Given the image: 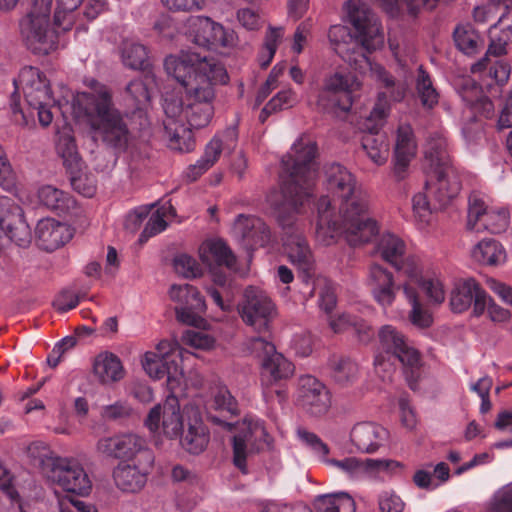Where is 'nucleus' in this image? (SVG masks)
<instances>
[{
	"label": "nucleus",
	"instance_id": "1",
	"mask_svg": "<svg viewBox=\"0 0 512 512\" xmlns=\"http://www.w3.org/2000/svg\"><path fill=\"white\" fill-rule=\"evenodd\" d=\"M164 67L185 91L184 96L170 94L164 97L168 146L181 153L191 152L195 148L192 129L209 124L214 114L215 87L226 84L229 76L215 58L192 51L166 57Z\"/></svg>",
	"mask_w": 512,
	"mask_h": 512
},
{
	"label": "nucleus",
	"instance_id": "2",
	"mask_svg": "<svg viewBox=\"0 0 512 512\" xmlns=\"http://www.w3.org/2000/svg\"><path fill=\"white\" fill-rule=\"evenodd\" d=\"M317 145L307 136H301L282 158L283 173L279 191H272L267 202L273 208L284 231L283 247L289 261L298 269V277L309 284L315 275V257L295 223V215L310 202L318 173Z\"/></svg>",
	"mask_w": 512,
	"mask_h": 512
},
{
	"label": "nucleus",
	"instance_id": "3",
	"mask_svg": "<svg viewBox=\"0 0 512 512\" xmlns=\"http://www.w3.org/2000/svg\"><path fill=\"white\" fill-rule=\"evenodd\" d=\"M349 23L356 33V42L361 50L359 56L366 66L374 70L377 79L387 89L378 94L377 102L364 123L365 129L379 131L390 109L389 101L399 102L405 96L403 85H396L394 77L382 66L372 68L368 54L381 48L384 44V35L381 23L375 13L361 0H348L345 4Z\"/></svg>",
	"mask_w": 512,
	"mask_h": 512
},
{
	"label": "nucleus",
	"instance_id": "4",
	"mask_svg": "<svg viewBox=\"0 0 512 512\" xmlns=\"http://www.w3.org/2000/svg\"><path fill=\"white\" fill-rule=\"evenodd\" d=\"M90 92L78 95L76 102L83 110L94 135L116 154L124 153L133 142V135L123 113L112 100L111 91L96 80L89 83Z\"/></svg>",
	"mask_w": 512,
	"mask_h": 512
},
{
	"label": "nucleus",
	"instance_id": "5",
	"mask_svg": "<svg viewBox=\"0 0 512 512\" xmlns=\"http://www.w3.org/2000/svg\"><path fill=\"white\" fill-rule=\"evenodd\" d=\"M369 199L362 206L352 205L339 212L340 220L333 219L332 201L322 196L317 202L318 220L317 237L324 245L336 242L344 235L350 246H359L371 242L379 234L378 222L370 216Z\"/></svg>",
	"mask_w": 512,
	"mask_h": 512
},
{
	"label": "nucleus",
	"instance_id": "6",
	"mask_svg": "<svg viewBox=\"0 0 512 512\" xmlns=\"http://www.w3.org/2000/svg\"><path fill=\"white\" fill-rule=\"evenodd\" d=\"M447 146L446 138L434 133L425 148L426 189L438 202L439 208L445 207L461 190L460 175L452 163Z\"/></svg>",
	"mask_w": 512,
	"mask_h": 512
},
{
	"label": "nucleus",
	"instance_id": "7",
	"mask_svg": "<svg viewBox=\"0 0 512 512\" xmlns=\"http://www.w3.org/2000/svg\"><path fill=\"white\" fill-rule=\"evenodd\" d=\"M250 348L261 359L262 394L266 402L277 398L279 404L287 400V387L284 381L294 373V365L276 351L275 345L265 337L251 339Z\"/></svg>",
	"mask_w": 512,
	"mask_h": 512
},
{
	"label": "nucleus",
	"instance_id": "8",
	"mask_svg": "<svg viewBox=\"0 0 512 512\" xmlns=\"http://www.w3.org/2000/svg\"><path fill=\"white\" fill-rule=\"evenodd\" d=\"M377 252L380 257L407 277L406 282L417 283L437 303L445 299L442 283L438 279L424 278L417 260L413 256H405V242L395 234L384 233L378 243Z\"/></svg>",
	"mask_w": 512,
	"mask_h": 512
},
{
	"label": "nucleus",
	"instance_id": "9",
	"mask_svg": "<svg viewBox=\"0 0 512 512\" xmlns=\"http://www.w3.org/2000/svg\"><path fill=\"white\" fill-rule=\"evenodd\" d=\"M53 0H34L31 10L20 20V35L26 46L36 54H49L58 47L59 31L50 25Z\"/></svg>",
	"mask_w": 512,
	"mask_h": 512
},
{
	"label": "nucleus",
	"instance_id": "10",
	"mask_svg": "<svg viewBox=\"0 0 512 512\" xmlns=\"http://www.w3.org/2000/svg\"><path fill=\"white\" fill-rule=\"evenodd\" d=\"M200 257L208 266H215L212 274L213 284L206 287L207 294L222 311H229L232 307L233 293L228 275L220 271V268L224 266L233 269L236 265L234 254L224 241L212 240L201 246Z\"/></svg>",
	"mask_w": 512,
	"mask_h": 512
},
{
	"label": "nucleus",
	"instance_id": "11",
	"mask_svg": "<svg viewBox=\"0 0 512 512\" xmlns=\"http://www.w3.org/2000/svg\"><path fill=\"white\" fill-rule=\"evenodd\" d=\"M13 84L15 91L11 95V120L14 124L25 127L29 125V118L33 117V114L26 115L20 108L19 92L22 91L29 107L50 105L54 100L51 96L49 81L38 68L26 66L20 70L18 78L14 79Z\"/></svg>",
	"mask_w": 512,
	"mask_h": 512
},
{
	"label": "nucleus",
	"instance_id": "12",
	"mask_svg": "<svg viewBox=\"0 0 512 512\" xmlns=\"http://www.w3.org/2000/svg\"><path fill=\"white\" fill-rule=\"evenodd\" d=\"M378 339L380 351L375 357V365H380L385 360V355L389 359H397L404 367L409 387L415 390L421 367L418 350L410 346L405 336L392 325L382 326L378 332Z\"/></svg>",
	"mask_w": 512,
	"mask_h": 512
},
{
	"label": "nucleus",
	"instance_id": "13",
	"mask_svg": "<svg viewBox=\"0 0 512 512\" xmlns=\"http://www.w3.org/2000/svg\"><path fill=\"white\" fill-rule=\"evenodd\" d=\"M490 44L486 55L471 67L473 73H478L488 68L489 76L499 85L507 83L511 67L501 59L491 63L489 56L499 57L506 54V46L512 42V12L507 10L501 15L498 22L491 26L489 30Z\"/></svg>",
	"mask_w": 512,
	"mask_h": 512
},
{
	"label": "nucleus",
	"instance_id": "14",
	"mask_svg": "<svg viewBox=\"0 0 512 512\" xmlns=\"http://www.w3.org/2000/svg\"><path fill=\"white\" fill-rule=\"evenodd\" d=\"M182 358L183 350L177 342L163 340L158 343L156 352L145 354L143 367L154 379L166 377L168 390L174 391L183 383Z\"/></svg>",
	"mask_w": 512,
	"mask_h": 512
},
{
	"label": "nucleus",
	"instance_id": "15",
	"mask_svg": "<svg viewBox=\"0 0 512 512\" xmlns=\"http://www.w3.org/2000/svg\"><path fill=\"white\" fill-rule=\"evenodd\" d=\"M96 449L105 457L124 460L123 462L154 463L153 452L147 447L145 439L132 433L102 437L98 440Z\"/></svg>",
	"mask_w": 512,
	"mask_h": 512
},
{
	"label": "nucleus",
	"instance_id": "16",
	"mask_svg": "<svg viewBox=\"0 0 512 512\" xmlns=\"http://www.w3.org/2000/svg\"><path fill=\"white\" fill-rule=\"evenodd\" d=\"M360 85L357 77L351 73H335L326 79L319 92L318 108L326 113H336L337 109L348 112L354 101L353 93Z\"/></svg>",
	"mask_w": 512,
	"mask_h": 512
},
{
	"label": "nucleus",
	"instance_id": "17",
	"mask_svg": "<svg viewBox=\"0 0 512 512\" xmlns=\"http://www.w3.org/2000/svg\"><path fill=\"white\" fill-rule=\"evenodd\" d=\"M509 225V211L504 207H489L484 196L473 191L468 198L467 230L489 231L493 234L504 232Z\"/></svg>",
	"mask_w": 512,
	"mask_h": 512
},
{
	"label": "nucleus",
	"instance_id": "18",
	"mask_svg": "<svg viewBox=\"0 0 512 512\" xmlns=\"http://www.w3.org/2000/svg\"><path fill=\"white\" fill-rule=\"evenodd\" d=\"M326 187L334 201L338 200L339 212L352 205L362 206L369 194L357 183L356 177L344 166L333 163L326 168Z\"/></svg>",
	"mask_w": 512,
	"mask_h": 512
},
{
	"label": "nucleus",
	"instance_id": "19",
	"mask_svg": "<svg viewBox=\"0 0 512 512\" xmlns=\"http://www.w3.org/2000/svg\"><path fill=\"white\" fill-rule=\"evenodd\" d=\"M32 239L22 208L7 196L0 197V249L8 242L26 247Z\"/></svg>",
	"mask_w": 512,
	"mask_h": 512
},
{
	"label": "nucleus",
	"instance_id": "20",
	"mask_svg": "<svg viewBox=\"0 0 512 512\" xmlns=\"http://www.w3.org/2000/svg\"><path fill=\"white\" fill-rule=\"evenodd\" d=\"M239 312L247 325L261 332L268 329L269 323L276 314V308L265 291L249 286L245 289Z\"/></svg>",
	"mask_w": 512,
	"mask_h": 512
},
{
	"label": "nucleus",
	"instance_id": "21",
	"mask_svg": "<svg viewBox=\"0 0 512 512\" xmlns=\"http://www.w3.org/2000/svg\"><path fill=\"white\" fill-rule=\"evenodd\" d=\"M49 470L47 480L66 492L86 496L92 489V483L82 465L73 458L61 457Z\"/></svg>",
	"mask_w": 512,
	"mask_h": 512
},
{
	"label": "nucleus",
	"instance_id": "22",
	"mask_svg": "<svg viewBox=\"0 0 512 512\" xmlns=\"http://www.w3.org/2000/svg\"><path fill=\"white\" fill-rule=\"evenodd\" d=\"M297 404L310 417L320 418L330 410L332 395L320 380L304 375L299 379Z\"/></svg>",
	"mask_w": 512,
	"mask_h": 512
},
{
	"label": "nucleus",
	"instance_id": "23",
	"mask_svg": "<svg viewBox=\"0 0 512 512\" xmlns=\"http://www.w3.org/2000/svg\"><path fill=\"white\" fill-rule=\"evenodd\" d=\"M177 390H169L163 405L153 407L145 421V425L151 432H157L160 429V423L163 433L170 439L177 438L183 429V420L180 413V404Z\"/></svg>",
	"mask_w": 512,
	"mask_h": 512
},
{
	"label": "nucleus",
	"instance_id": "24",
	"mask_svg": "<svg viewBox=\"0 0 512 512\" xmlns=\"http://www.w3.org/2000/svg\"><path fill=\"white\" fill-rule=\"evenodd\" d=\"M170 298L178 303L175 308L177 320L189 326L199 327L204 319L206 303L198 289L190 284L171 286Z\"/></svg>",
	"mask_w": 512,
	"mask_h": 512
},
{
	"label": "nucleus",
	"instance_id": "25",
	"mask_svg": "<svg viewBox=\"0 0 512 512\" xmlns=\"http://www.w3.org/2000/svg\"><path fill=\"white\" fill-rule=\"evenodd\" d=\"M189 37L199 47L217 49L231 47L235 43V33L225 29L209 17L197 16L189 22Z\"/></svg>",
	"mask_w": 512,
	"mask_h": 512
},
{
	"label": "nucleus",
	"instance_id": "26",
	"mask_svg": "<svg viewBox=\"0 0 512 512\" xmlns=\"http://www.w3.org/2000/svg\"><path fill=\"white\" fill-rule=\"evenodd\" d=\"M489 295L472 279L458 281L451 291L450 306L453 312L462 313L473 304V312L476 316L484 313Z\"/></svg>",
	"mask_w": 512,
	"mask_h": 512
},
{
	"label": "nucleus",
	"instance_id": "27",
	"mask_svg": "<svg viewBox=\"0 0 512 512\" xmlns=\"http://www.w3.org/2000/svg\"><path fill=\"white\" fill-rule=\"evenodd\" d=\"M257 442H268V433L264 422L260 419L251 420L247 431L233 437V463L242 472H246V459L250 450L260 449Z\"/></svg>",
	"mask_w": 512,
	"mask_h": 512
},
{
	"label": "nucleus",
	"instance_id": "28",
	"mask_svg": "<svg viewBox=\"0 0 512 512\" xmlns=\"http://www.w3.org/2000/svg\"><path fill=\"white\" fill-rule=\"evenodd\" d=\"M234 233L248 250L265 247L271 241V231L265 222L256 216L240 214L234 223Z\"/></svg>",
	"mask_w": 512,
	"mask_h": 512
},
{
	"label": "nucleus",
	"instance_id": "29",
	"mask_svg": "<svg viewBox=\"0 0 512 512\" xmlns=\"http://www.w3.org/2000/svg\"><path fill=\"white\" fill-rule=\"evenodd\" d=\"M152 466L143 461L120 462L112 473L116 487L127 493L139 492L145 486Z\"/></svg>",
	"mask_w": 512,
	"mask_h": 512
},
{
	"label": "nucleus",
	"instance_id": "30",
	"mask_svg": "<svg viewBox=\"0 0 512 512\" xmlns=\"http://www.w3.org/2000/svg\"><path fill=\"white\" fill-rule=\"evenodd\" d=\"M388 437V430L374 422L357 423L350 432V440L356 450L366 454L376 453Z\"/></svg>",
	"mask_w": 512,
	"mask_h": 512
},
{
	"label": "nucleus",
	"instance_id": "31",
	"mask_svg": "<svg viewBox=\"0 0 512 512\" xmlns=\"http://www.w3.org/2000/svg\"><path fill=\"white\" fill-rule=\"evenodd\" d=\"M70 227L53 218L41 219L35 229L38 246L48 252L66 244L72 238Z\"/></svg>",
	"mask_w": 512,
	"mask_h": 512
},
{
	"label": "nucleus",
	"instance_id": "32",
	"mask_svg": "<svg viewBox=\"0 0 512 512\" xmlns=\"http://www.w3.org/2000/svg\"><path fill=\"white\" fill-rule=\"evenodd\" d=\"M368 284L378 304L387 307L394 302L397 287L395 286L392 273L382 265L377 263L370 265Z\"/></svg>",
	"mask_w": 512,
	"mask_h": 512
},
{
	"label": "nucleus",
	"instance_id": "33",
	"mask_svg": "<svg viewBox=\"0 0 512 512\" xmlns=\"http://www.w3.org/2000/svg\"><path fill=\"white\" fill-rule=\"evenodd\" d=\"M415 153L416 142L412 127L408 124H401L397 130L394 150V174L397 180L405 178L407 168Z\"/></svg>",
	"mask_w": 512,
	"mask_h": 512
},
{
	"label": "nucleus",
	"instance_id": "34",
	"mask_svg": "<svg viewBox=\"0 0 512 512\" xmlns=\"http://www.w3.org/2000/svg\"><path fill=\"white\" fill-rule=\"evenodd\" d=\"M459 94L474 114H478L487 119L493 116L494 105L492 101L483 94L481 88L472 79L464 80Z\"/></svg>",
	"mask_w": 512,
	"mask_h": 512
},
{
	"label": "nucleus",
	"instance_id": "35",
	"mask_svg": "<svg viewBox=\"0 0 512 512\" xmlns=\"http://www.w3.org/2000/svg\"><path fill=\"white\" fill-rule=\"evenodd\" d=\"M93 373L100 383L110 384L124 377V368L118 356L111 352H102L94 359Z\"/></svg>",
	"mask_w": 512,
	"mask_h": 512
},
{
	"label": "nucleus",
	"instance_id": "36",
	"mask_svg": "<svg viewBox=\"0 0 512 512\" xmlns=\"http://www.w3.org/2000/svg\"><path fill=\"white\" fill-rule=\"evenodd\" d=\"M38 199L42 205L58 215H66L76 206L75 199L63 190L45 185L38 190Z\"/></svg>",
	"mask_w": 512,
	"mask_h": 512
},
{
	"label": "nucleus",
	"instance_id": "37",
	"mask_svg": "<svg viewBox=\"0 0 512 512\" xmlns=\"http://www.w3.org/2000/svg\"><path fill=\"white\" fill-rule=\"evenodd\" d=\"M417 289L425 292V294L433 303H438L435 302L417 283L405 282L403 284V292L409 303L412 305V309L409 315L411 323L419 328H428L432 324V316L427 310L423 308L422 304L420 303Z\"/></svg>",
	"mask_w": 512,
	"mask_h": 512
},
{
	"label": "nucleus",
	"instance_id": "38",
	"mask_svg": "<svg viewBox=\"0 0 512 512\" xmlns=\"http://www.w3.org/2000/svg\"><path fill=\"white\" fill-rule=\"evenodd\" d=\"M209 442V432L200 418H194L187 430L181 435L180 444L191 454H200Z\"/></svg>",
	"mask_w": 512,
	"mask_h": 512
},
{
	"label": "nucleus",
	"instance_id": "39",
	"mask_svg": "<svg viewBox=\"0 0 512 512\" xmlns=\"http://www.w3.org/2000/svg\"><path fill=\"white\" fill-rule=\"evenodd\" d=\"M361 140L363 150L370 160L378 166L384 165L389 157V143L384 133L367 129Z\"/></svg>",
	"mask_w": 512,
	"mask_h": 512
},
{
	"label": "nucleus",
	"instance_id": "40",
	"mask_svg": "<svg viewBox=\"0 0 512 512\" xmlns=\"http://www.w3.org/2000/svg\"><path fill=\"white\" fill-rule=\"evenodd\" d=\"M472 258L480 264L499 265L505 262L503 246L494 238H484L471 251Z\"/></svg>",
	"mask_w": 512,
	"mask_h": 512
},
{
	"label": "nucleus",
	"instance_id": "41",
	"mask_svg": "<svg viewBox=\"0 0 512 512\" xmlns=\"http://www.w3.org/2000/svg\"><path fill=\"white\" fill-rule=\"evenodd\" d=\"M316 512H355L354 499L345 492L319 495L314 501Z\"/></svg>",
	"mask_w": 512,
	"mask_h": 512
},
{
	"label": "nucleus",
	"instance_id": "42",
	"mask_svg": "<svg viewBox=\"0 0 512 512\" xmlns=\"http://www.w3.org/2000/svg\"><path fill=\"white\" fill-rule=\"evenodd\" d=\"M56 149L63 160L64 166L71 174L80 170L81 157L78 153L75 138L69 131L59 133Z\"/></svg>",
	"mask_w": 512,
	"mask_h": 512
},
{
	"label": "nucleus",
	"instance_id": "43",
	"mask_svg": "<svg viewBox=\"0 0 512 512\" xmlns=\"http://www.w3.org/2000/svg\"><path fill=\"white\" fill-rule=\"evenodd\" d=\"M27 455L34 464L41 468L46 477L49 474V470L54 468L57 464L56 460L61 458L60 456H57L43 441H34L30 443L27 447Z\"/></svg>",
	"mask_w": 512,
	"mask_h": 512
},
{
	"label": "nucleus",
	"instance_id": "44",
	"mask_svg": "<svg viewBox=\"0 0 512 512\" xmlns=\"http://www.w3.org/2000/svg\"><path fill=\"white\" fill-rule=\"evenodd\" d=\"M416 91L424 108L432 109L438 104L439 94L434 88L429 74L423 69L422 66L418 68V75L416 78Z\"/></svg>",
	"mask_w": 512,
	"mask_h": 512
},
{
	"label": "nucleus",
	"instance_id": "45",
	"mask_svg": "<svg viewBox=\"0 0 512 512\" xmlns=\"http://www.w3.org/2000/svg\"><path fill=\"white\" fill-rule=\"evenodd\" d=\"M122 61L131 69H145L148 64L146 47L137 42L125 41L122 47Z\"/></svg>",
	"mask_w": 512,
	"mask_h": 512
},
{
	"label": "nucleus",
	"instance_id": "46",
	"mask_svg": "<svg viewBox=\"0 0 512 512\" xmlns=\"http://www.w3.org/2000/svg\"><path fill=\"white\" fill-rule=\"evenodd\" d=\"M457 48L466 55H473L478 51L480 36L470 25L456 27L453 34Z\"/></svg>",
	"mask_w": 512,
	"mask_h": 512
},
{
	"label": "nucleus",
	"instance_id": "47",
	"mask_svg": "<svg viewBox=\"0 0 512 512\" xmlns=\"http://www.w3.org/2000/svg\"><path fill=\"white\" fill-rule=\"evenodd\" d=\"M332 377L338 383L344 384L352 380L358 371V366L349 358L333 356L329 361Z\"/></svg>",
	"mask_w": 512,
	"mask_h": 512
},
{
	"label": "nucleus",
	"instance_id": "48",
	"mask_svg": "<svg viewBox=\"0 0 512 512\" xmlns=\"http://www.w3.org/2000/svg\"><path fill=\"white\" fill-rule=\"evenodd\" d=\"M168 211L174 212V208L172 206H162L151 214L143 231L140 234V242H146L149 238L163 232L167 228L168 224L165 220V217Z\"/></svg>",
	"mask_w": 512,
	"mask_h": 512
},
{
	"label": "nucleus",
	"instance_id": "49",
	"mask_svg": "<svg viewBox=\"0 0 512 512\" xmlns=\"http://www.w3.org/2000/svg\"><path fill=\"white\" fill-rule=\"evenodd\" d=\"M134 415L132 406L123 400L116 401L113 404L104 405L100 409V416L107 422L122 423L131 419Z\"/></svg>",
	"mask_w": 512,
	"mask_h": 512
},
{
	"label": "nucleus",
	"instance_id": "50",
	"mask_svg": "<svg viewBox=\"0 0 512 512\" xmlns=\"http://www.w3.org/2000/svg\"><path fill=\"white\" fill-rule=\"evenodd\" d=\"M83 0H58L57 8L54 13V23L62 29L68 31L73 26L74 11Z\"/></svg>",
	"mask_w": 512,
	"mask_h": 512
},
{
	"label": "nucleus",
	"instance_id": "51",
	"mask_svg": "<svg viewBox=\"0 0 512 512\" xmlns=\"http://www.w3.org/2000/svg\"><path fill=\"white\" fill-rule=\"evenodd\" d=\"M213 407L215 410L230 417L239 414L238 403L226 387H219L217 389L213 399Z\"/></svg>",
	"mask_w": 512,
	"mask_h": 512
},
{
	"label": "nucleus",
	"instance_id": "52",
	"mask_svg": "<svg viewBox=\"0 0 512 512\" xmlns=\"http://www.w3.org/2000/svg\"><path fill=\"white\" fill-rule=\"evenodd\" d=\"M282 36L283 32L280 28H270L267 32L264 46L259 57L260 66L262 68H267L270 65Z\"/></svg>",
	"mask_w": 512,
	"mask_h": 512
},
{
	"label": "nucleus",
	"instance_id": "53",
	"mask_svg": "<svg viewBox=\"0 0 512 512\" xmlns=\"http://www.w3.org/2000/svg\"><path fill=\"white\" fill-rule=\"evenodd\" d=\"M175 271L185 278H196L202 275L201 265L188 254H179L173 261Z\"/></svg>",
	"mask_w": 512,
	"mask_h": 512
},
{
	"label": "nucleus",
	"instance_id": "54",
	"mask_svg": "<svg viewBox=\"0 0 512 512\" xmlns=\"http://www.w3.org/2000/svg\"><path fill=\"white\" fill-rule=\"evenodd\" d=\"M323 462L336 467L350 478L357 479L363 476L362 460L356 457H347L342 460L326 458Z\"/></svg>",
	"mask_w": 512,
	"mask_h": 512
},
{
	"label": "nucleus",
	"instance_id": "55",
	"mask_svg": "<svg viewBox=\"0 0 512 512\" xmlns=\"http://www.w3.org/2000/svg\"><path fill=\"white\" fill-rule=\"evenodd\" d=\"M126 93L134 101V105L137 109H142L150 102V93L147 84L141 78L130 81L126 87Z\"/></svg>",
	"mask_w": 512,
	"mask_h": 512
},
{
	"label": "nucleus",
	"instance_id": "56",
	"mask_svg": "<svg viewBox=\"0 0 512 512\" xmlns=\"http://www.w3.org/2000/svg\"><path fill=\"white\" fill-rule=\"evenodd\" d=\"M298 438L324 461L330 452L326 443H324L318 435L304 428L297 430Z\"/></svg>",
	"mask_w": 512,
	"mask_h": 512
},
{
	"label": "nucleus",
	"instance_id": "57",
	"mask_svg": "<svg viewBox=\"0 0 512 512\" xmlns=\"http://www.w3.org/2000/svg\"><path fill=\"white\" fill-rule=\"evenodd\" d=\"M412 207L415 218L424 225L430 222L433 211L438 208L430 204L425 193H417L414 195Z\"/></svg>",
	"mask_w": 512,
	"mask_h": 512
},
{
	"label": "nucleus",
	"instance_id": "58",
	"mask_svg": "<svg viewBox=\"0 0 512 512\" xmlns=\"http://www.w3.org/2000/svg\"><path fill=\"white\" fill-rule=\"evenodd\" d=\"M490 512H512V483L495 493Z\"/></svg>",
	"mask_w": 512,
	"mask_h": 512
},
{
	"label": "nucleus",
	"instance_id": "59",
	"mask_svg": "<svg viewBox=\"0 0 512 512\" xmlns=\"http://www.w3.org/2000/svg\"><path fill=\"white\" fill-rule=\"evenodd\" d=\"M363 475L371 472H395L402 468V464L395 460L390 459H365L362 460Z\"/></svg>",
	"mask_w": 512,
	"mask_h": 512
},
{
	"label": "nucleus",
	"instance_id": "60",
	"mask_svg": "<svg viewBox=\"0 0 512 512\" xmlns=\"http://www.w3.org/2000/svg\"><path fill=\"white\" fill-rule=\"evenodd\" d=\"M0 490L12 502H20V495L14 486V476L2 462H0Z\"/></svg>",
	"mask_w": 512,
	"mask_h": 512
},
{
	"label": "nucleus",
	"instance_id": "61",
	"mask_svg": "<svg viewBox=\"0 0 512 512\" xmlns=\"http://www.w3.org/2000/svg\"><path fill=\"white\" fill-rule=\"evenodd\" d=\"M380 512H403L404 502L394 491H383L378 497Z\"/></svg>",
	"mask_w": 512,
	"mask_h": 512
},
{
	"label": "nucleus",
	"instance_id": "62",
	"mask_svg": "<svg viewBox=\"0 0 512 512\" xmlns=\"http://www.w3.org/2000/svg\"><path fill=\"white\" fill-rule=\"evenodd\" d=\"M297 102V94L289 88L279 91L268 103L269 108L273 107L275 112H277L282 109L292 108Z\"/></svg>",
	"mask_w": 512,
	"mask_h": 512
},
{
	"label": "nucleus",
	"instance_id": "63",
	"mask_svg": "<svg viewBox=\"0 0 512 512\" xmlns=\"http://www.w3.org/2000/svg\"><path fill=\"white\" fill-rule=\"evenodd\" d=\"M15 179V172L4 149L0 146V187L9 190L14 186Z\"/></svg>",
	"mask_w": 512,
	"mask_h": 512
},
{
	"label": "nucleus",
	"instance_id": "64",
	"mask_svg": "<svg viewBox=\"0 0 512 512\" xmlns=\"http://www.w3.org/2000/svg\"><path fill=\"white\" fill-rule=\"evenodd\" d=\"M330 42L334 45V49L338 54H342V44L352 41L353 37L349 29L342 25H333L328 32Z\"/></svg>",
	"mask_w": 512,
	"mask_h": 512
}]
</instances>
